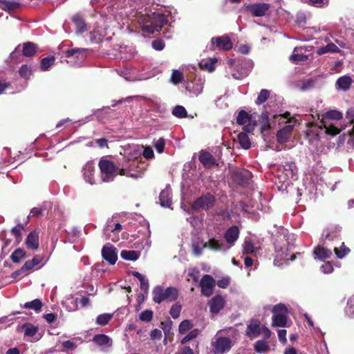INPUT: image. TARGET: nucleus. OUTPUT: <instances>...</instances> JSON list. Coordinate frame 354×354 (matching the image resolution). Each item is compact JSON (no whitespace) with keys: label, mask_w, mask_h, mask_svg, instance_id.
Listing matches in <instances>:
<instances>
[{"label":"nucleus","mask_w":354,"mask_h":354,"mask_svg":"<svg viewBox=\"0 0 354 354\" xmlns=\"http://www.w3.org/2000/svg\"><path fill=\"white\" fill-rule=\"evenodd\" d=\"M215 203V196L210 193H207L194 200L192 208L195 211L208 210L214 206Z\"/></svg>","instance_id":"nucleus-6"},{"label":"nucleus","mask_w":354,"mask_h":354,"mask_svg":"<svg viewBox=\"0 0 354 354\" xmlns=\"http://www.w3.org/2000/svg\"><path fill=\"white\" fill-rule=\"evenodd\" d=\"M175 354H194V353L189 346H184L179 348Z\"/></svg>","instance_id":"nucleus-64"},{"label":"nucleus","mask_w":354,"mask_h":354,"mask_svg":"<svg viewBox=\"0 0 354 354\" xmlns=\"http://www.w3.org/2000/svg\"><path fill=\"white\" fill-rule=\"evenodd\" d=\"M240 230L236 225L229 227L224 233L223 238L229 245L227 248L232 247L239 237Z\"/></svg>","instance_id":"nucleus-15"},{"label":"nucleus","mask_w":354,"mask_h":354,"mask_svg":"<svg viewBox=\"0 0 354 354\" xmlns=\"http://www.w3.org/2000/svg\"><path fill=\"white\" fill-rule=\"evenodd\" d=\"M165 46V43L162 40L156 39L152 41V47L156 50H162Z\"/></svg>","instance_id":"nucleus-62"},{"label":"nucleus","mask_w":354,"mask_h":354,"mask_svg":"<svg viewBox=\"0 0 354 354\" xmlns=\"http://www.w3.org/2000/svg\"><path fill=\"white\" fill-rule=\"evenodd\" d=\"M183 80V73L178 70H174L171 77V81L174 84H178Z\"/></svg>","instance_id":"nucleus-49"},{"label":"nucleus","mask_w":354,"mask_h":354,"mask_svg":"<svg viewBox=\"0 0 354 354\" xmlns=\"http://www.w3.org/2000/svg\"><path fill=\"white\" fill-rule=\"evenodd\" d=\"M334 252L338 259H343L351 252V250L345 245L344 243H342L339 248H334Z\"/></svg>","instance_id":"nucleus-40"},{"label":"nucleus","mask_w":354,"mask_h":354,"mask_svg":"<svg viewBox=\"0 0 354 354\" xmlns=\"http://www.w3.org/2000/svg\"><path fill=\"white\" fill-rule=\"evenodd\" d=\"M225 300L221 295H216L211 299L209 302L210 312L217 314L223 308Z\"/></svg>","instance_id":"nucleus-18"},{"label":"nucleus","mask_w":354,"mask_h":354,"mask_svg":"<svg viewBox=\"0 0 354 354\" xmlns=\"http://www.w3.org/2000/svg\"><path fill=\"white\" fill-rule=\"evenodd\" d=\"M42 260V257L38 255L35 256L31 260H28L21 266V270L24 272H28L31 270L35 266L40 263Z\"/></svg>","instance_id":"nucleus-26"},{"label":"nucleus","mask_w":354,"mask_h":354,"mask_svg":"<svg viewBox=\"0 0 354 354\" xmlns=\"http://www.w3.org/2000/svg\"><path fill=\"white\" fill-rule=\"evenodd\" d=\"M214 354H224L232 348V341L227 337H219L212 343Z\"/></svg>","instance_id":"nucleus-7"},{"label":"nucleus","mask_w":354,"mask_h":354,"mask_svg":"<svg viewBox=\"0 0 354 354\" xmlns=\"http://www.w3.org/2000/svg\"><path fill=\"white\" fill-rule=\"evenodd\" d=\"M181 308L182 306L178 302L175 303L171 307L169 310V314L174 319H177L180 316Z\"/></svg>","instance_id":"nucleus-47"},{"label":"nucleus","mask_w":354,"mask_h":354,"mask_svg":"<svg viewBox=\"0 0 354 354\" xmlns=\"http://www.w3.org/2000/svg\"><path fill=\"white\" fill-rule=\"evenodd\" d=\"M198 160L203 166L207 169H211L218 166L217 160L212 154L205 150H201L199 152Z\"/></svg>","instance_id":"nucleus-11"},{"label":"nucleus","mask_w":354,"mask_h":354,"mask_svg":"<svg viewBox=\"0 0 354 354\" xmlns=\"http://www.w3.org/2000/svg\"><path fill=\"white\" fill-rule=\"evenodd\" d=\"M172 114L178 118H184L187 115L185 108L180 105L176 106L172 110Z\"/></svg>","instance_id":"nucleus-45"},{"label":"nucleus","mask_w":354,"mask_h":354,"mask_svg":"<svg viewBox=\"0 0 354 354\" xmlns=\"http://www.w3.org/2000/svg\"><path fill=\"white\" fill-rule=\"evenodd\" d=\"M42 305L43 304L40 299H35L31 301L25 303L24 307L25 308L32 309L35 312H39L41 309Z\"/></svg>","instance_id":"nucleus-38"},{"label":"nucleus","mask_w":354,"mask_h":354,"mask_svg":"<svg viewBox=\"0 0 354 354\" xmlns=\"http://www.w3.org/2000/svg\"><path fill=\"white\" fill-rule=\"evenodd\" d=\"M212 45H215L216 48L223 50H230L233 47V44L227 35L213 37L212 39Z\"/></svg>","instance_id":"nucleus-14"},{"label":"nucleus","mask_w":354,"mask_h":354,"mask_svg":"<svg viewBox=\"0 0 354 354\" xmlns=\"http://www.w3.org/2000/svg\"><path fill=\"white\" fill-rule=\"evenodd\" d=\"M37 46L33 42L27 41L23 44L22 54L25 57H33L37 50Z\"/></svg>","instance_id":"nucleus-21"},{"label":"nucleus","mask_w":354,"mask_h":354,"mask_svg":"<svg viewBox=\"0 0 354 354\" xmlns=\"http://www.w3.org/2000/svg\"><path fill=\"white\" fill-rule=\"evenodd\" d=\"M252 122V115L248 114L245 111L241 110L239 112L236 118V123L239 125H244L248 122Z\"/></svg>","instance_id":"nucleus-32"},{"label":"nucleus","mask_w":354,"mask_h":354,"mask_svg":"<svg viewBox=\"0 0 354 354\" xmlns=\"http://www.w3.org/2000/svg\"><path fill=\"white\" fill-rule=\"evenodd\" d=\"M285 171H288L290 174L294 176L297 173V167L293 162H286L283 165Z\"/></svg>","instance_id":"nucleus-48"},{"label":"nucleus","mask_w":354,"mask_h":354,"mask_svg":"<svg viewBox=\"0 0 354 354\" xmlns=\"http://www.w3.org/2000/svg\"><path fill=\"white\" fill-rule=\"evenodd\" d=\"M308 59L306 55L302 54H293L290 56V60L294 63L305 62Z\"/></svg>","instance_id":"nucleus-58"},{"label":"nucleus","mask_w":354,"mask_h":354,"mask_svg":"<svg viewBox=\"0 0 354 354\" xmlns=\"http://www.w3.org/2000/svg\"><path fill=\"white\" fill-rule=\"evenodd\" d=\"M232 76L235 80H242L248 76L247 70L241 65H236L234 71L232 73Z\"/></svg>","instance_id":"nucleus-29"},{"label":"nucleus","mask_w":354,"mask_h":354,"mask_svg":"<svg viewBox=\"0 0 354 354\" xmlns=\"http://www.w3.org/2000/svg\"><path fill=\"white\" fill-rule=\"evenodd\" d=\"M152 295L153 301L156 304H160L163 301L172 302L178 299V290L174 287L165 289L162 286H157L153 289Z\"/></svg>","instance_id":"nucleus-4"},{"label":"nucleus","mask_w":354,"mask_h":354,"mask_svg":"<svg viewBox=\"0 0 354 354\" xmlns=\"http://www.w3.org/2000/svg\"><path fill=\"white\" fill-rule=\"evenodd\" d=\"M98 167L101 173V180L103 183L113 182L115 178L119 175L120 167L105 157L100 160Z\"/></svg>","instance_id":"nucleus-3"},{"label":"nucleus","mask_w":354,"mask_h":354,"mask_svg":"<svg viewBox=\"0 0 354 354\" xmlns=\"http://www.w3.org/2000/svg\"><path fill=\"white\" fill-rule=\"evenodd\" d=\"M321 270L324 274H330L333 272L334 268L330 261H326L321 266Z\"/></svg>","instance_id":"nucleus-57"},{"label":"nucleus","mask_w":354,"mask_h":354,"mask_svg":"<svg viewBox=\"0 0 354 354\" xmlns=\"http://www.w3.org/2000/svg\"><path fill=\"white\" fill-rule=\"evenodd\" d=\"M94 171L95 166L93 162H88L82 168L84 179L91 185L95 183Z\"/></svg>","instance_id":"nucleus-17"},{"label":"nucleus","mask_w":354,"mask_h":354,"mask_svg":"<svg viewBox=\"0 0 354 354\" xmlns=\"http://www.w3.org/2000/svg\"><path fill=\"white\" fill-rule=\"evenodd\" d=\"M143 156L147 159H151L154 157L153 149L149 147H146L142 153Z\"/></svg>","instance_id":"nucleus-63"},{"label":"nucleus","mask_w":354,"mask_h":354,"mask_svg":"<svg viewBox=\"0 0 354 354\" xmlns=\"http://www.w3.org/2000/svg\"><path fill=\"white\" fill-rule=\"evenodd\" d=\"M261 328L259 323L257 322H252L248 325L246 329V335L251 339L257 338L261 334Z\"/></svg>","instance_id":"nucleus-19"},{"label":"nucleus","mask_w":354,"mask_h":354,"mask_svg":"<svg viewBox=\"0 0 354 354\" xmlns=\"http://www.w3.org/2000/svg\"><path fill=\"white\" fill-rule=\"evenodd\" d=\"M254 348L257 353H263L269 349V346L265 340H258L254 344Z\"/></svg>","instance_id":"nucleus-46"},{"label":"nucleus","mask_w":354,"mask_h":354,"mask_svg":"<svg viewBox=\"0 0 354 354\" xmlns=\"http://www.w3.org/2000/svg\"><path fill=\"white\" fill-rule=\"evenodd\" d=\"M251 176V173L248 170H234L232 173V178L236 184L245 186L249 183V179Z\"/></svg>","instance_id":"nucleus-13"},{"label":"nucleus","mask_w":354,"mask_h":354,"mask_svg":"<svg viewBox=\"0 0 354 354\" xmlns=\"http://www.w3.org/2000/svg\"><path fill=\"white\" fill-rule=\"evenodd\" d=\"M200 271L196 268L189 269L188 276L191 277L194 282H197L199 278Z\"/></svg>","instance_id":"nucleus-56"},{"label":"nucleus","mask_w":354,"mask_h":354,"mask_svg":"<svg viewBox=\"0 0 354 354\" xmlns=\"http://www.w3.org/2000/svg\"><path fill=\"white\" fill-rule=\"evenodd\" d=\"M165 146V140L164 138H159L154 145L156 151L158 153H162Z\"/></svg>","instance_id":"nucleus-59"},{"label":"nucleus","mask_w":354,"mask_h":354,"mask_svg":"<svg viewBox=\"0 0 354 354\" xmlns=\"http://www.w3.org/2000/svg\"><path fill=\"white\" fill-rule=\"evenodd\" d=\"M159 200L161 206L165 207H169L172 201L171 199L169 196V194L166 191H162L159 195Z\"/></svg>","instance_id":"nucleus-39"},{"label":"nucleus","mask_w":354,"mask_h":354,"mask_svg":"<svg viewBox=\"0 0 354 354\" xmlns=\"http://www.w3.org/2000/svg\"><path fill=\"white\" fill-rule=\"evenodd\" d=\"M120 257L127 261H136L139 258V254L136 250H122Z\"/></svg>","instance_id":"nucleus-36"},{"label":"nucleus","mask_w":354,"mask_h":354,"mask_svg":"<svg viewBox=\"0 0 354 354\" xmlns=\"http://www.w3.org/2000/svg\"><path fill=\"white\" fill-rule=\"evenodd\" d=\"M194 326L192 322L189 319L183 320L178 326V331L180 334H185L189 330H191Z\"/></svg>","instance_id":"nucleus-43"},{"label":"nucleus","mask_w":354,"mask_h":354,"mask_svg":"<svg viewBox=\"0 0 354 354\" xmlns=\"http://www.w3.org/2000/svg\"><path fill=\"white\" fill-rule=\"evenodd\" d=\"M313 254L319 259L324 260L329 259L332 256L330 250L324 248L321 245H317L314 248Z\"/></svg>","instance_id":"nucleus-24"},{"label":"nucleus","mask_w":354,"mask_h":354,"mask_svg":"<svg viewBox=\"0 0 354 354\" xmlns=\"http://www.w3.org/2000/svg\"><path fill=\"white\" fill-rule=\"evenodd\" d=\"M55 62V57L53 55L42 58L40 63L41 71H48L51 66L54 65Z\"/></svg>","instance_id":"nucleus-31"},{"label":"nucleus","mask_w":354,"mask_h":354,"mask_svg":"<svg viewBox=\"0 0 354 354\" xmlns=\"http://www.w3.org/2000/svg\"><path fill=\"white\" fill-rule=\"evenodd\" d=\"M201 330L198 328L192 330L188 334H187L181 340L180 344L185 345L188 342L196 338L200 334Z\"/></svg>","instance_id":"nucleus-41"},{"label":"nucleus","mask_w":354,"mask_h":354,"mask_svg":"<svg viewBox=\"0 0 354 354\" xmlns=\"http://www.w3.org/2000/svg\"><path fill=\"white\" fill-rule=\"evenodd\" d=\"M93 341L99 346L108 345L110 346L112 344L111 339L104 334L95 335L93 338Z\"/></svg>","instance_id":"nucleus-27"},{"label":"nucleus","mask_w":354,"mask_h":354,"mask_svg":"<svg viewBox=\"0 0 354 354\" xmlns=\"http://www.w3.org/2000/svg\"><path fill=\"white\" fill-rule=\"evenodd\" d=\"M215 285L216 281L211 275H203L200 282L202 295L207 297H210L213 294V288Z\"/></svg>","instance_id":"nucleus-9"},{"label":"nucleus","mask_w":354,"mask_h":354,"mask_svg":"<svg viewBox=\"0 0 354 354\" xmlns=\"http://www.w3.org/2000/svg\"><path fill=\"white\" fill-rule=\"evenodd\" d=\"M292 126L288 125L280 129L277 134V140L279 143L287 142L290 136Z\"/></svg>","instance_id":"nucleus-23"},{"label":"nucleus","mask_w":354,"mask_h":354,"mask_svg":"<svg viewBox=\"0 0 354 354\" xmlns=\"http://www.w3.org/2000/svg\"><path fill=\"white\" fill-rule=\"evenodd\" d=\"M26 257V252L24 249L17 248L10 255V259L13 263H18L22 259Z\"/></svg>","instance_id":"nucleus-34"},{"label":"nucleus","mask_w":354,"mask_h":354,"mask_svg":"<svg viewBox=\"0 0 354 354\" xmlns=\"http://www.w3.org/2000/svg\"><path fill=\"white\" fill-rule=\"evenodd\" d=\"M340 49L333 43L328 44L326 46L321 47L317 49V54L319 55L327 53H339Z\"/></svg>","instance_id":"nucleus-30"},{"label":"nucleus","mask_w":354,"mask_h":354,"mask_svg":"<svg viewBox=\"0 0 354 354\" xmlns=\"http://www.w3.org/2000/svg\"><path fill=\"white\" fill-rule=\"evenodd\" d=\"M25 244L27 248L30 250H37L39 246V232L37 230L30 232L26 239Z\"/></svg>","instance_id":"nucleus-16"},{"label":"nucleus","mask_w":354,"mask_h":354,"mask_svg":"<svg viewBox=\"0 0 354 354\" xmlns=\"http://www.w3.org/2000/svg\"><path fill=\"white\" fill-rule=\"evenodd\" d=\"M270 92L267 89H262L258 95V97L255 101L257 105L262 104L264 103L270 97Z\"/></svg>","instance_id":"nucleus-44"},{"label":"nucleus","mask_w":354,"mask_h":354,"mask_svg":"<svg viewBox=\"0 0 354 354\" xmlns=\"http://www.w3.org/2000/svg\"><path fill=\"white\" fill-rule=\"evenodd\" d=\"M172 326V321L170 319H168L165 322H161V328L164 330V332L169 333Z\"/></svg>","instance_id":"nucleus-61"},{"label":"nucleus","mask_w":354,"mask_h":354,"mask_svg":"<svg viewBox=\"0 0 354 354\" xmlns=\"http://www.w3.org/2000/svg\"><path fill=\"white\" fill-rule=\"evenodd\" d=\"M153 313L151 310H145L142 311L139 316V319L142 322H149L152 320Z\"/></svg>","instance_id":"nucleus-50"},{"label":"nucleus","mask_w":354,"mask_h":354,"mask_svg":"<svg viewBox=\"0 0 354 354\" xmlns=\"http://www.w3.org/2000/svg\"><path fill=\"white\" fill-rule=\"evenodd\" d=\"M322 122L324 123V128L326 129V133L327 134L334 136L340 133V129L335 125L330 124L328 127H326L324 120Z\"/></svg>","instance_id":"nucleus-53"},{"label":"nucleus","mask_w":354,"mask_h":354,"mask_svg":"<svg viewBox=\"0 0 354 354\" xmlns=\"http://www.w3.org/2000/svg\"><path fill=\"white\" fill-rule=\"evenodd\" d=\"M346 118L349 120V122L353 124V128L348 131V135L351 137H354V110H348L346 112Z\"/></svg>","instance_id":"nucleus-54"},{"label":"nucleus","mask_w":354,"mask_h":354,"mask_svg":"<svg viewBox=\"0 0 354 354\" xmlns=\"http://www.w3.org/2000/svg\"><path fill=\"white\" fill-rule=\"evenodd\" d=\"M20 7V3L15 1L0 0V8L8 12L14 11Z\"/></svg>","instance_id":"nucleus-25"},{"label":"nucleus","mask_w":354,"mask_h":354,"mask_svg":"<svg viewBox=\"0 0 354 354\" xmlns=\"http://www.w3.org/2000/svg\"><path fill=\"white\" fill-rule=\"evenodd\" d=\"M352 82L351 77L344 75L337 79L336 81V86L338 89L346 91L351 88Z\"/></svg>","instance_id":"nucleus-22"},{"label":"nucleus","mask_w":354,"mask_h":354,"mask_svg":"<svg viewBox=\"0 0 354 354\" xmlns=\"http://www.w3.org/2000/svg\"><path fill=\"white\" fill-rule=\"evenodd\" d=\"M342 118V113L336 110H331L326 113L325 119L339 120Z\"/></svg>","instance_id":"nucleus-51"},{"label":"nucleus","mask_w":354,"mask_h":354,"mask_svg":"<svg viewBox=\"0 0 354 354\" xmlns=\"http://www.w3.org/2000/svg\"><path fill=\"white\" fill-rule=\"evenodd\" d=\"M329 3V0H308V3L310 6L316 8H322L324 6H327Z\"/></svg>","instance_id":"nucleus-55"},{"label":"nucleus","mask_w":354,"mask_h":354,"mask_svg":"<svg viewBox=\"0 0 354 354\" xmlns=\"http://www.w3.org/2000/svg\"><path fill=\"white\" fill-rule=\"evenodd\" d=\"M37 328L32 325H29L26 327L25 335L27 336L32 337L37 333Z\"/></svg>","instance_id":"nucleus-60"},{"label":"nucleus","mask_w":354,"mask_h":354,"mask_svg":"<svg viewBox=\"0 0 354 354\" xmlns=\"http://www.w3.org/2000/svg\"><path fill=\"white\" fill-rule=\"evenodd\" d=\"M259 122L262 131H268L270 129L268 112L266 111L261 113L259 118Z\"/></svg>","instance_id":"nucleus-35"},{"label":"nucleus","mask_w":354,"mask_h":354,"mask_svg":"<svg viewBox=\"0 0 354 354\" xmlns=\"http://www.w3.org/2000/svg\"><path fill=\"white\" fill-rule=\"evenodd\" d=\"M19 74L21 78L29 80L32 75V68L30 65L23 64L19 69Z\"/></svg>","instance_id":"nucleus-33"},{"label":"nucleus","mask_w":354,"mask_h":354,"mask_svg":"<svg viewBox=\"0 0 354 354\" xmlns=\"http://www.w3.org/2000/svg\"><path fill=\"white\" fill-rule=\"evenodd\" d=\"M103 259L109 264L114 265L118 260V250L111 244H106L102 249Z\"/></svg>","instance_id":"nucleus-12"},{"label":"nucleus","mask_w":354,"mask_h":354,"mask_svg":"<svg viewBox=\"0 0 354 354\" xmlns=\"http://www.w3.org/2000/svg\"><path fill=\"white\" fill-rule=\"evenodd\" d=\"M272 326L285 327L288 320V308L283 304H278L272 308Z\"/></svg>","instance_id":"nucleus-5"},{"label":"nucleus","mask_w":354,"mask_h":354,"mask_svg":"<svg viewBox=\"0 0 354 354\" xmlns=\"http://www.w3.org/2000/svg\"><path fill=\"white\" fill-rule=\"evenodd\" d=\"M113 315L110 313H104L99 315L96 318V324L100 326L106 325L112 319Z\"/></svg>","instance_id":"nucleus-42"},{"label":"nucleus","mask_w":354,"mask_h":354,"mask_svg":"<svg viewBox=\"0 0 354 354\" xmlns=\"http://www.w3.org/2000/svg\"><path fill=\"white\" fill-rule=\"evenodd\" d=\"M203 248H209L214 251H219L223 249V243H221L218 240L214 238H212L203 244Z\"/></svg>","instance_id":"nucleus-28"},{"label":"nucleus","mask_w":354,"mask_h":354,"mask_svg":"<svg viewBox=\"0 0 354 354\" xmlns=\"http://www.w3.org/2000/svg\"><path fill=\"white\" fill-rule=\"evenodd\" d=\"M138 18L139 22L142 24V30L149 34L160 31L168 22L167 16L162 13L152 12L150 15H140Z\"/></svg>","instance_id":"nucleus-2"},{"label":"nucleus","mask_w":354,"mask_h":354,"mask_svg":"<svg viewBox=\"0 0 354 354\" xmlns=\"http://www.w3.org/2000/svg\"><path fill=\"white\" fill-rule=\"evenodd\" d=\"M245 10L253 17H263L270 10V5L267 3H250L245 6Z\"/></svg>","instance_id":"nucleus-8"},{"label":"nucleus","mask_w":354,"mask_h":354,"mask_svg":"<svg viewBox=\"0 0 354 354\" xmlns=\"http://www.w3.org/2000/svg\"><path fill=\"white\" fill-rule=\"evenodd\" d=\"M254 246L253 243L250 241H245L243 245V254H248L254 252Z\"/></svg>","instance_id":"nucleus-52"},{"label":"nucleus","mask_w":354,"mask_h":354,"mask_svg":"<svg viewBox=\"0 0 354 354\" xmlns=\"http://www.w3.org/2000/svg\"><path fill=\"white\" fill-rule=\"evenodd\" d=\"M238 140L241 146L245 149H248L251 147L250 138L246 133L241 132L238 135Z\"/></svg>","instance_id":"nucleus-37"},{"label":"nucleus","mask_w":354,"mask_h":354,"mask_svg":"<svg viewBox=\"0 0 354 354\" xmlns=\"http://www.w3.org/2000/svg\"><path fill=\"white\" fill-rule=\"evenodd\" d=\"M86 52L85 48H73L66 50L65 55L67 58L71 59L68 62L82 64L86 57Z\"/></svg>","instance_id":"nucleus-10"},{"label":"nucleus","mask_w":354,"mask_h":354,"mask_svg":"<svg viewBox=\"0 0 354 354\" xmlns=\"http://www.w3.org/2000/svg\"><path fill=\"white\" fill-rule=\"evenodd\" d=\"M147 166L146 162L142 160V158H126L121 164L119 175L138 179L142 177Z\"/></svg>","instance_id":"nucleus-1"},{"label":"nucleus","mask_w":354,"mask_h":354,"mask_svg":"<svg viewBox=\"0 0 354 354\" xmlns=\"http://www.w3.org/2000/svg\"><path fill=\"white\" fill-rule=\"evenodd\" d=\"M72 21L76 28V32L82 34L87 30V26L84 18L80 15L76 14L72 17Z\"/></svg>","instance_id":"nucleus-20"}]
</instances>
